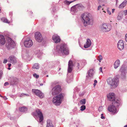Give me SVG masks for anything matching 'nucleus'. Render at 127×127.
Here are the masks:
<instances>
[{"instance_id": "28", "label": "nucleus", "mask_w": 127, "mask_h": 127, "mask_svg": "<svg viewBox=\"0 0 127 127\" xmlns=\"http://www.w3.org/2000/svg\"><path fill=\"white\" fill-rule=\"evenodd\" d=\"M39 64L37 63H35L34 64L32 67V68L33 69H38L39 68Z\"/></svg>"}, {"instance_id": "10", "label": "nucleus", "mask_w": 127, "mask_h": 127, "mask_svg": "<svg viewBox=\"0 0 127 127\" xmlns=\"http://www.w3.org/2000/svg\"><path fill=\"white\" fill-rule=\"evenodd\" d=\"M107 97L109 100L113 102H116L115 101V95L113 93H111L108 94L107 95Z\"/></svg>"}, {"instance_id": "21", "label": "nucleus", "mask_w": 127, "mask_h": 127, "mask_svg": "<svg viewBox=\"0 0 127 127\" xmlns=\"http://www.w3.org/2000/svg\"><path fill=\"white\" fill-rule=\"evenodd\" d=\"M5 43V40L4 36L0 35V44L4 45Z\"/></svg>"}, {"instance_id": "16", "label": "nucleus", "mask_w": 127, "mask_h": 127, "mask_svg": "<svg viewBox=\"0 0 127 127\" xmlns=\"http://www.w3.org/2000/svg\"><path fill=\"white\" fill-rule=\"evenodd\" d=\"M81 6L79 4L76 5L71 7V9L72 11L74 12H76L78 9H80Z\"/></svg>"}, {"instance_id": "7", "label": "nucleus", "mask_w": 127, "mask_h": 127, "mask_svg": "<svg viewBox=\"0 0 127 127\" xmlns=\"http://www.w3.org/2000/svg\"><path fill=\"white\" fill-rule=\"evenodd\" d=\"M111 28V26L110 24L105 23L102 24L100 27V30L103 32H106L109 31Z\"/></svg>"}, {"instance_id": "54", "label": "nucleus", "mask_w": 127, "mask_h": 127, "mask_svg": "<svg viewBox=\"0 0 127 127\" xmlns=\"http://www.w3.org/2000/svg\"><path fill=\"white\" fill-rule=\"evenodd\" d=\"M0 96L1 97H3L2 96H1V95L0 94Z\"/></svg>"}, {"instance_id": "26", "label": "nucleus", "mask_w": 127, "mask_h": 127, "mask_svg": "<svg viewBox=\"0 0 127 127\" xmlns=\"http://www.w3.org/2000/svg\"><path fill=\"white\" fill-rule=\"evenodd\" d=\"M122 11H121L120 12L119 15L117 17V19L119 20H120L122 19L123 15Z\"/></svg>"}, {"instance_id": "19", "label": "nucleus", "mask_w": 127, "mask_h": 127, "mask_svg": "<svg viewBox=\"0 0 127 127\" xmlns=\"http://www.w3.org/2000/svg\"><path fill=\"white\" fill-rule=\"evenodd\" d=\"M91 42L89 39H88L87 40L86 43H85L84 46L85 48H87L89 47L91 45Z\"/></svg>"}, {"instance_id": "8", "label": "nucleus", "mask_w": 127, "mask_h": 127, "mask_svg": "<svg viewBox=\"0 0 127 127\" xmlns=\"http://www.w3.org/2000/svg\"><path fill=\"white\" fill-rule=\"evenodd\" d=\"M7 40V41L6 45V47L8 49L13 48L15 44L14 41L10 38H8Z\"/></svg>"}, {"instance_id": "50", "label": "nucleus", "mask_w": 127, "mask_h": 127, "mask_svg": "<svg viewBox=\"0 0 127 127\" xmlns=\"http://www.w3.org/2000/svg\"><path fill=\"white\" fill-rule=\"evenodd\" d=\"M40 51H39V50H38V53H37V52H36V51H35V53H36V54H39V53H40Z\"/></svg>"}, {"instance_id": "55", "label": "nucleus", "mask_w": 127, "mask_h": 127, "mask_svg": "<svg viewBox=\"0 0 127 127\" xmlns=\"http://www.w3.org/2000/svg\"><path fill=\"white\" fill-rule=\"evenodd\" d=\"M124 127H127V125H125Z\"/></svg>"}, {"instance_id": "13", "label": "nucleus", "mask_w": 127, "mask_h": 127, "mask_svg": "<svg viewBox=\"0 0 127 127\" xmlns=\"http://www.w3.org/2000/svg\"><path fill=\"white\" fill-rule=\"evenodd\" d=\"M120 71L121 72V75H125L127 72V67L125 65H123L121 67Z\"/></svg>"}, {"instance_id": "29", "label": "nucleus", "mask_w": 127, "mask_h": 127, "mask_svg": "<svg viewBox=\"0 0 127 127\" xmlns=\"http://www.w3.org/2000/svg\"><path fill=\"white\" fill-rule=\"evenodd\" d=\"M1 21L4 22L8 23H9V22H8V20L5 17H3L1 18Z\"/></svg>"}, {"instance_id": "2", "label": "nucleus", "mask_w": 127, "mask_h": 127, "mask_svg": "<svg viewBox=\"0 0 127 127\" xmlns=\"http://www.w3.org/2000/svg\"><path fill=\"white\" fill-rule=\"evenodd\" d=\"M82 21L84 25L86 26L90 24L91 22V15L88 13H85L82 15Z\"/></svg>"}, {"instance_id": "1", "label": "nucleus", "mask_w": 127, "mask_h": 127, "mask_svg": "<svg viewBox=\"0 0 127 127\" xmlns=\"http://www.w3.org/2000/svg\"><path fill=\"white\" fill-rule=\"evenodd\" d=\"M57 51L58 53L67 55L69 54V50L65 44H62L57 47Z\"/></svg>"}, {"instance_id": "14", "label": "nucleus", "mask_w": 127, "mask_h": 127, "mask_svg": "<svg viewBox=\"0 0 127 127\" xmlns=\"http://www.w3.org/2000/svg\"><path fill=\"white\" fill-rule=\"evenodd\" d=\"M36 112L39 118V122H41L42 121L43 119V117L42 114L41 112L39 109H36Z\"/></svg>"}, {"instance_id": "35", "label": "nucleus", "mask_w": 127, "mask_h": 127, "mask_svg": "<svg viewBox=\"0 0 127 127\" xmlns=\"http://www.w3.org/2000/svg\"><path fill=\"white\" fill-rule=\"evenodd\" d=\"M80 110L82 111L86 109V106L85 105H83L81 107Z\"/></svg>"}, {"instance_id": "53", "label": "nucleus", "mask_w": 127, "mask_h": 127, "mask_svg": "<svg viewBox=\"0 0 127 127\" xmlns=\"http://www.w3.org/2000/svg\"><path fill=\"white\" fill-rule=\"evenodd\" d=\"M43 85V84L42 83H41L40 84V86H42V85Z\"/></svg>"}, {"instance_id": "48", "label": "nucleus", "mask_w": 127, "mask_h": 127, "mask_svg": "<svg viewBox=\"0 0 127 127\" xmlns=\"http://www.w3.org/2000/svg\"><path fill=\"white\" fill-rule=\"evenodd\" d=\"M107 12L109 14V15H110L111 14V12L109 11V10H108L107 11Z\"/></svg>"}, {"instance_id": "39", "label": "nucleus", "mask_w": 127, "mask_h": 127, "mask_svg": "<svg viewBox=\"0 0 127 127\" xmlns=\"http://www.w3.org/2000/svg\"><path fill=\"white\" fill-rule=\"evenodd\" d=\"M2 71L1 70H0V79L2 77Z\"/></svg>"}, {"instance_id": "57", "label": "nucleus", "mask_w": 127, "mask_h": 127, "mask_svg": "<svg viewBox=\"0 0 127 127\" xmlns=\"http://www.w3.org/2000/svg\"><path fill=\"white\" fill-rule=\"evenodd\" d=\"M8 69L9 70V69H10V68H9H9H8Z\"/></svg>"}, {"instance_id": "33", "label": "nucleus", "mask_w": 127, "mask_h": 127, "mask_svg": "<svg viewBox=\"0 0 127 127\" xmlns=\"http://www.w3.org/2000/svg\"><path fill=\"white\" fill-rule=\"evenodd\" d=\"M75 1V0H74L72 1H68L67 0H66L64 1V3L66 4L69 5L71 3Z\"/></svg>"}, {"instance_id": "20", "label": "nucleus", "mask_w": 127, "mask_h": 127, "mask_svg": "<svg viewBox=\"0 0 127 127\" xmlns=\"http://www.w3.org/2000/svg\"><path fill=\"white\" fill-rule=\"evenodd\" d=\"M120 61L119 60H116L114 62V66L115 69L117 68L120 65Z\"/></svg>"}, {"instance_id": "56", "label": "nucleus", "mask_w": 127, "mask_h": 127, "mask_svg": "<svg viewBox=\"0 0 127 127\" xmlns=\"http://www.w3.org/2000/svg\"><path fill=\"white\" fill-rule=\"evenodd\" d=\"M102 108V107H99V109L100 108Z\"/></svg>"}, {"instance_id": "3", "label": "nucleus", "mask_w": 127, "mask_h": 127, "mask_svg": "<svg viewBox=\"0 0 127 127\" xmlns=\"http://www.w3.org/2000/svg\"><path fill=\"white\" fill-rule=\"evenodd\" d=\"M119 101H116L112 102V105H110L108 108V110L111 114L114 115L117 114L118 112V110L115 106H117L119 104Z\"/></svg>"}, {"instance_id": "6", "label": "nucleus", "mask_w": 127, "mask_h": 127, "mask_svg": "<svg viewBox=\"0 0 127 127\" xmlns=\"http://www.w3.org/2000/svg\"><path fill=\"white\" fill-rule=\"evenodd\" d=\"M62 89L60 85H58L53 87L50 91V94L54 96L59 94L61 92Z\"/></svg>"}, {"instance_id": "46", "label": "nucleus", "mask_w": 127, "mask_h": 127, "mask_svg": "<svg viewBox=\"0 0 127 127\" xmlns=\"http://www.w3.org/2000/svg\"><path fill=\"white\" fill-rule=\"evenodd\" d=\"M125 40L127 42V33L126 35Z\"/></svg>"}, {"instance_id": "18", "label": "nucleus", "mask_w": 127, "mask_h": 127, "mask_svg": "<svg viewBox=\"0 0 127 127\" xmlns=\"http://www.w3.org/2000/svg\"><path fill=\"white\" fill-rule=\"evenodd\" d=\"M52 39L55 43L59 42L60 41V39L59 36L56 35H54L52 37Z\"/></svg>"}, {"instance_id": "41", "label": "nucleus", "mask_w": 127, "mask_h": 127, "mask_svg": "<svg viewBox=\"0 0 127 127\" xmlns=\"http://www.w3.org/2000/svg\"><path fill=\"white\" fill-rule=\"evenodd\" d=\"M7 61V60L6 59H5L3 60V63H6Z\"/></svg>"}, {"instance_id": "52", "label": "nucleus", "mask_w": 127, "mask_h": 127, "mask_svg": "<svg viewBox=\"0 0 127 127\" xmlns=\"http://www.w3.org/2000/svg\"><path fill=\"white\" fill-rule=\"evenodd\" d=\"M3 98H4V99H5V100L7 99V98L6 97H3Z\"/></svg>"}, {"instance_id": "12", "label": "nucleus", "mask_w": 127, "mask_h": 127, "mask_svg": "<svg viewBox=\"0 0 127 127\" xmlns=\"http://www.w3.org/2000/svg\"><path fill=\"white\" fill-rule=\"evenodd\" d=\"M35 37L36 41L40 42L42 40V37L41 34L39 32H36L35 34Z\"/></svg>"}, {"instance_id": "37", "label": "nucleus", "mask_w": 127, "mask_h": 127, "mask_svg": "<svg viewBox=\"0 0 127 127\" xmlns=\"http://www.w3.org/2000/svg\"><path fill=\"white\" fill-rule=\"evenodd\" d=\"M25 95H26L27 96H29V95L28 94H22L20 95V97H23V96H24Z\"/></svg>"}, {"instance_id": "11", "label": "nucleus", "mask_w": 127, "mask_h": 127, "mask_svg": "<svg viewBox=\"0 0 127 127\" xmlns=\"http://www.w3.org/2000/svg\"><path fill=\"white\" fill-rule=\"evenodd\" d=\"M24 45L26 47H31L33 45V42L32 40L28 39L25 40L24 42Z\"/></svg>"}, {"instance_id": "59", "label": "nucleus", "mask_w": 127, "mask_h": 127, "mask_svg": "<svg viewBox=\"0 0 127 127\" xmlns=\"http://www.w3.org/2000/svg\"><path fill=\"white\" fill-rule=\"evenodd\" d=\"M102 10H103V8H102Z\"/></svg>"}, {"instance_id": "34", "label": "nucleus", "mask_w": 127, "mask_h": 127, "mask_svg": "<svg viewBox=\"0 0 127 127\" xmlns=\"http://www.w3.org/2000/svg\"><path fill=\"white\" fill-rule=\"evenodd\" d=\"M72 70V67L68 66V72L69 73L71 72Z\"/></svg>"}, {"instance_id": "31", "label": "nucleus", "mask_w": 127, "mask_h": 127, "mask_svg": "<svg viewBox=\"0 0 127 127\" xmlns=\"http://www.w3.org/2000/svg\"><path fill=\"white\" fill-rule=\"evenodd\" d=\"M73 64L72 61L71 60H69L68 63V66L72 67Z\"/></svg>"}, {"instance_id": "47", "label": "nucleus", "mask_w": 127, "mask_h": 127, "mask_svg": "<svg viewBox=\"0 0 127 127\" xmlns=\"http://www.w3.org/2000/svg\"><path fill=\"white\" fill-rule=\"evenodd\" d=\"M101 6H100V5H99V6H98V8H97V10H99V9L100 8H101Z\"/></svg>"}, {"instance_id": "45", "label": "nucleus", "mask_w": 127, "mask_h": 127, "mask_svg": "<svg viewBox=\"0 0 127 127\" xmlns=\"http://www.w3.org/2000/svg\"><path fill=\"white\" fill-rule=\"evenodd\" d=\"M99 70L102 72V68L101 67H100L99 68Z\"/></svg>"}, {"instance_id": "17", "label": "nucleus", "mask_w": 127, "mask_h": 127, "mask_svg": "<svg viewBox=\"0 0 127 127\" xmlns=\"http://www.w3.org/2000/svg\"><path fill=\"white\" fill-rule=\"evenodd\" d=\"M9 62L12 63H15L17 62V60L15 57L13 56H11L9 57L8 59Z\"/></svg>"}, {"instance_id": "27", "label": "nucleus", "mask_w": 127, "mask_h": 127, "mask_svg": "<svg viewBox=\"0 0 127 127\" xmlns=\"http://www.w3.org/2000/svg\"><path fill=\"white\" fill-rule=\"evenodd\" d=\"M93 69H90L88 71V75L90 77H92L93 74Z\"/></svg>"}, {"instance_id": "49", "label": "nucleus", "mask_w": 127, "mask_h": 127, "mask_svg": "<svg viewBox=\"0 0 127 127\" xmlns=\"http://www.w3.org/2000/svg\"><path fill=\"white\" fill-rule=\"evenodd\" d=\"M8 65L9 67H10L11 65V64H8Z\"/></svg>"}, {"instance_id": "40", "label": "nucleus", "mask_w": 127, "mask_h": 127, "mask_svg": "<svg viewBox=\"0 0 127 127\" xmlns=\"http://www.w3.org/2000/svg\"><path fill=\"white\" fill-rule=\"evenodd\" d=\"M94 83L93 84V85L94 86H95L96 85V84L97 83V82L96 80H95L94 81Z\"/></svg>"}, {"instance_id": "23", "label": "nucleus", "mask_w": 127, "mask_h": 127, "mask_svg": "<svg viewBox=\"0 0 127 127\" xmlns=\"http://www.w3.org/2000/svg\"><path fill=\"white\" fill-rule=\"evenodd\" d=\"M127 3V1L126 0H125L122 3L120 4L119 7V8H123L125 7Z\"/></svg>"}, {"instance_id": "15", "label": "nucleus", "mask_w": 127, "mask_h": 127, "mask_svg": "<svg viewBox=\"0 0 127 127\" xmlns=\"http://www.w3.org/2000/svg\"><path fill=\"white\" fill-rule=\"evenodd\" d=\"M118 47L119 49L121 50L123 49L124 48V43L122 40H120L118 42Z\"/></svg>"}, {"instance_id": "32", "label": "nucleus", "mask_w": 127, "mask_h": 127, "mask_svg": "<svg viewBox=\"0 0 127 127\" xmlns=\"http://www.w3.org/2000/svg\"><path fill=\"white\" fill-rule=\"evenodd\" d=\"M86 102V100L85 99H82L80 101V102L81 104L82 105H84L85 104Z\"/></svg>"}, {"instance_id": "44", "label": "nucleus", "mask_w": 127, "mask_h": 127, "mask_svg": "<svg viewBox=\"0 0 127 127\" xmlns=\"http://www.w3.org/2000/svg\"><path fill=\"white\" fill-rule=\"evenodd\" d=\"M76 64L77 65V67L78 68H79V63H77Z\"/></svg>"}, {"instance_id": "38", "label": "nucleus", "mask_w": 127, "mask_h": 127, "mask_svg": "<svg viewBox=\"0 0 127 127\" xmlns=\"http://www.w3.org/2000/svg\"><path fill=\"white\" fill-rule=\"evenodd\" d=\"M123 12L125 16L127 15V9L123 11Z\"/></svg>"}, {"instance_id": "9", "label": "nucleus", "mask_w": 127, "mask_h": 127, "mask_svg": "<svg viewBox=\"0 0 127 127\" xmlns=\"http://www.w3.org/2000/svg\"><path fill=\"white\" fill-rule=\"evenodd\" d=\"M32 92L37 96L40 98H42L44 97L43 94L38 90H32Z\"/></svg>"}, {"instance_id": "4", "label": "nucleus", "mask_w": 127, "mask_h": 127, "mask_svg": "<svg viewBox=\"0 0 127 127\" xmlns=\"http://www.w3.org/2000/svg\"><path fill=\"white\" fill-rule=\"evenodd\" d=\"M107 82L111 88H115L117 87L118 84L119 80L117 78L112 79L110 78L107 79Z\"/></svg>"}, {"instance_id": "36", "label": "nucleus", "mask_w": 127, "mask_h": 127, "mask_svg": "<svg viewBox=\"0 0 127 127\" xmlns=\"http://www.w3.org/2000/svg\"><path fill=\"white\" fill-rule=\"evenodd\" d=\"M33 76L34 77H35L36 78H38L39 77V75L37 74L36 73L34 74Z\"/></svg>"}, {"instance_id": "58", "label": "nucleus", "mask_w": 127, "mask_h": 127, "mask_svg": "<svg viewBox=\"0 0 127 127\" xmlns=\"http://www.w3.org/2000/svg\"><path fill=\"white\" fill-rule=\"evenodd\" d=\"M47 76V77H48V75H47V76Z\"/></svg>"}, {"instance_id": "51", "label": "nucleus", "mask_w": 127, "mask_h": 127, "mask_svg": "<svg viewBox=\"0 0 127 127\" xmlns=\"http://www.w3.org/2000/svg\"><path fill=\"white\" fill-rule=\"evenodd\" d=\"M115 10V9H112V13H113L114 12Z\"/></svg>"}, {"instance_id": "25", "label": "nucleus", "mask_w": 127, "mask_h": 127, "mask_svg": "<svg viewBox=\"0 0 127 127\" xmlns=\"http://www.w3.org/2000/svg\"><path fill=\"white\" fill-rule=\"evenodd\" d=\"M19 111L21 112H25L27 110V108L26 107H19Z\"/></svg>"}, {"instance_id": "22", "label": "nucleus", "mask_w": 127, "mask_h": 127, "mask_svg": "<svg viewBox=\"0 0 127 127\" xmlns=\"http://www.w3.org/2000/svg\"><path fill=\"white\" fill-rule=\"evenodd\" d=\"M19 80L17 78H15L12 80L11 82V85H14L17 84L19 82Z\"/></svg>"}, {"instance_id": "43", "label": "nucleus", "mask_w": 127, "mask_h": 127, "mask_svg": "<svg viewBox=\"0 0 127 127\" xmlns=\"http://www.w3.org/2000/svg\"><path fill=\"white\" fill-rule=\"evenodd\" d=\"M9 84V83L7 82H6L4 84V86H6L7 85H8Z\"/></svg>"}, {"instance_id": "5", "label": "nucleus", "mask_w": 127, "mask_h": 127, "mask_svg": "<svg viewBox=\"0 0 127 127\" xmlns=\"http://www.w3.org/2000/svg\"><path fill=\"white\" fill-rule=\"evenodd\" d=\"M63 95L62 94H60L54 97L52 99V102L55 105H59L61 103Z\"/></svg>"}, {"instance_id": "24", "label": "nucleus", "mask_w": 127, "mask_h": 127, "mask_svg": "<svg viewBox=\"0 0 127 127\" xmlns=\"http://www.w3.org/2000/svg\"><path fill=\"white\" fill-rule=\"evenodd\" d=\"M47 124L46 127H53L51 121L50 120H48L47 121Z\"/></svg>"}, {"instance_id": "42", "label": "nucleus", "mask_w": 127, "mask_h": 127, "mask_svg": "<svg viewBox=\"0 0 127 127\" xmlns=\"http://www.w3.org/2000/svg\"><path fill=\"white\" fill-rule=\"evenodd\" d=\"M103 114H101V118L102 119H104L105 118V117H104V116H103Z\"/></svg>"}, {"instance_id": "30", "label": "nucleus", "mask_w": 127, "mask_h": 127, "mask_svg": "<svg viewBox=\"0 0 127 127\" xmlns=\"http://www.w3.org/2000/svg\"><path fill=\"white\" fill-rule=\"evenodd\" d=\"M97 59L99 61V62H100L103 59L102 57V56L100 55L98 57Z\"/></svg>"}]
</instances>
